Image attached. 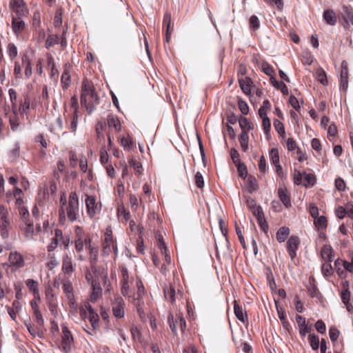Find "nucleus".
<instances>
[{
	"mask_svg": "<svg viewBox=\"0 0 353 353\" xmlns=\"http://www.w3.org/2000/svg\"><path fill=\"white\" fill-rule=\"evenodd\" d=\"M334 265L336 267H337L338 265H343L345 271L353 272V259H352L350 263L345 261L337 259L335 261Z\"/></svg>",
	"mask_w": 353,
	"mask_h": 353,
	"instance_id": "a19ab883",
	"label": "nucleus"
},
{
	"mask_svg": "<svg viewBox=\"0 0 353 353\" xmlns=\"http://www.w3.org/2000/svg\"><path fill=\"white\" fill-rule=\"evenodd\" d=\"M238 105L239 110L243 114H247L249 112V107L245 101L239 99L238 101Z\"/></svg>",
	"mask_w": 353,
	"mask_h": 353,
	"instance_id": "69168bd1",
	"label": "nucleus"
},
{
	"mask_svg": "<svg viewBox=\"0 0 353 353\" xmlns=\"http://www.w3.org/2000/svg\"><path fill=\"white\" fill-rule=\"evenodd\" d=\"M88 319L92 325V331H88V334H89L90 335H93L95 334L96 330L99 326V316L98 314L95 311H94L89 314Z\"/></svg>",
	"mask_w": 353,
	"mask_h": 353,
	"instance_id": "dca6fc26",
	"label": "nucleus"
},
{
	"mask_svg": "<svg viewBox=\"0 0 353 353\" xmlns=\"http://www.w3.org/2000/svg\"><path fill=\"white\" fill-rule=\"evenodd\" d=\"M239 84L241 90L243 92L248 94L250 91V79L248 78H246L245 79H239Z\"/></svg>",
	"mask_w": 353,
	"mask_h": 353,
	"instance_id": "c03bdc74",
	"label": "nucleus"
},
{
	"mask_svg": "<svg viewBox=\"0 0 353 353\" xmlns=\"http://www.w3.org/2000/svg\"><path fill=\"white\" fill-rule=\"evenodd\" d=\"M315 329L317 332H319L321 334H325L326 332V326L324 322L322 320H318L315 325H314Z\"/></svg>",
	"mask_w": 353,
	"mask_h": 353,
	"instance_id": "e2e57ef3",
	"label": "nucleus"
},
{
	"mask_svg": "<svg viewBox=\"0 0 353 353\" xmlns=\"http://www.w3.org/2000/svg\"><path fill=\"white\" fill-rule=\"evenodd\" d=\"M21 65L24 68V76L26 79H29L32 73V63L30 58L25 54L21 59Z\"/></svg>",
	"mask_w": 353,
	"mask_h": 353,
	"instance_id": "f3484780",
	"label": "nucleus"
},
{
	"mask_svg": "<svg viewBox=\"0 0 353 353\" xmlns=\"http://www.w3.org/2000/svg\"><path fill=\"white\" fill-rule=\"evenodd\" d=\"M261 69L265 74L270 76V78L274 77L273 74H274V70L267 62L263 61L261 63Z\"/></svg>",
	"mask_w": 353,
	"mask_h": 353,
	"instance_id": "49530a36",
	"label": "nucleus"
},
{
	"mask_svg": "<svg viewBox=\"0 0 353 353\" xmlns=\"http://www.w3.org/2000/svg\"><path fill=\"white\" fill-rule=\"evenodd\" d=\"M323 19L330 26H334L337 21V17L332 10H327L323 12Z\"/></svg>",
	"mask_w": 353,
	"mask_h": 353,
	"instance_id": "a878e982",
	"label": "nucleus"
},
{
	"mask_svg": "<svg viewBox=\"0 0 353 353\" xmlns=\"http://www.w3.org/2000/svg\"><path fill=\"white\" fill-rule=\"evenodd\" d=\"M164 294L165 298L171 303L175 301L176 296L177 295L174 287L172 285L165 288Z\"/></svg>",
	"mask_w": 353,
	"mask_h": 353,
	"instance_id": "7c9ffc66",
	"label": "nucleus"
},
{
	"mask_svg": "<svg viewBox=\"0 0 353 353\" xmlns=\"http://www.w3.org/2000/svg\"><path fill=\"white\" fill-rule=\"evenodd\" d=\"M137 292L132 296H129L130 301H140L145 294V289L141 281H137Z\"/></svg>",
	"mask_w": 353,
	"mask_h": 353,
	"instance_id": "aec40b11",
	"label": "nucleus"
},
{
	"mask_svg": "<svg viewBox=\"0 0 353 353\" xmlns=\"http://www.w3.org/2000/svg\"><path fill=\"white\" fill-rule=\"evenodd\" d=\"M120 144L124 148H130L132 146V141L131 137L128 135L127 137H123L120 139Z\"/></svg>",
	"mask_w": 353,
	"mask_h": 353,
	"instance_id": "6e6d98bb",
	"label": "nucleus"
},
{
	"mask_svg": "<svg viewBox=\"0 0 353 353\" xmlns=\"http://www.w3.org/2000/svg\"><path fill=\"white\" fill-rule=\"evenodd\" d=\"M8 260L10 266L15 270L20 269L25 265L23 256L17 251H13L10 253Z\"/></svg>",
	"mask_w": 353,
	"mask_h": 353,
	"instance_id": "1a4fd4ad",
	"label": "nucleus"
},
{
	"mask_svg": "<svg viewBox=\"0 0 353 353\" xmlns=\"http://www.w3.org/2000/svg\"><path fill=\"white\" fill-rule=\"evenodd\" d=\"M290 234V229L287 227H281L276 234V240L279 243L284 242Z\"/></svg>",
	"mask_w": 353,
	"mask_h": 353,
	"instance_id": "2f4dec72",
	"label": "nucleus"
},
{
	"mask_svg": "<svg viewBox=\"0 0 353 353\" xmlns=\"http://www.w3.org/2000/svg\"><path fill=\"white\" fill-rule=\"evenodd\" d=\"M329 336L332 341H337L339 336V331L336 327H332L329 330Z\"/></svg>",
	"mask_w": 353,
	"mask_h": 353,
	"instance_id": "338daca9",
	"label": "nucleus"
},
{
	"mask_svg": "<svg viewBox=\"0 0 353 353\" xmlns=\"http://www.w3.org/2000/svg\"><path fill=\"white\" fill-rule=\"evenodd\" d=\"M9 123L10 128L13 132H16L19 130L21 125V122L18 116H8Z\"/></svg>",
	"mask_w": 353,
	"mask_h": 353,
	"instance_id": "c9c22d12",
	"label": "nucleus"
},
{
	"mask_svg": "<svg viewBox=\"0 0 353 353\" xmlns=\"http://www.w3.org/2000/svg\"><path fill=\"white\" fill-rule=\"evenodd\" d=\"M270 157L272 161V163L275 165L276 172L277 173H280L281 172L282 168L279 164V154L277 149L272 148L270 151Z\"/></svg>",
	"mask_w": 353,
	"mask_h": 353,
	"instance_id": "6ab92c4d",
	"label": "nucleus"
},
{
	"mask_svg": "<svg viewBox=\"0 0 353 353\" xmlns=\"http://www.w3.org/2000/svg\"><path fill=\"white\" fill-rule=\"evenodd\" d=\"M60 204L61 206L59 210V221L61 224H64L66 221V217L65 216V207L68 205L66 195L65 194H63L60 198Z\"/></svg>",
	"mask_w": 353,
	"mask_h": 353,
	"instance_id": "5701e85b",
	"label": "nucleus"
},
{
	"mask_svg": "<svg viewBox=\"0 0 353 353\" xmlns=\"http://www.w3.org/2000/svg\"><path fill=\"white\" fill-rule=\"evenodd\" d=\"M81 103L86 108L89 114L99 103V99L95 93L93 84L88 80H83L82 83Z\"/></svg>",
	"mask_w": 353,
	"mask_h": 353,
	"instance_id": "f257e3e1",
	"label": "nucleus"
},
{
	"mask_svg": "<svg viewBox=\"0 0 353 353\" xmlns=\"http://www.w3.org/2000/svg\"><path fill=\"white\" fill-rule=\"evenodd\" d=\"M30 109V98L26 96L23 100L19 101V112L21 115H27Z\"/></svg>",
	"mask_w": 353,
	"mask_h": 353,
	"instance_id": "412c9836",
	"label": "nucleus"
},
{
	"mask_svg": "<svg viewBox=\"0 0 353 353\" xmlns=\"http://www.w3.org/2000/svg\"><path fill=\"white\" fill-rule=\"evenodd\" d=\"M24 223H26V227L24 228L25 237L28 240L32 239L34 236L33 224L30 221H26Z\"/></svg>",
	"mask_w": 353,
	"mask_h": 353,
	"instance_id": "72a5a7b5",
	"label": "nucleus"
},
{
	"mask_svg": "<svg viewBox=\"0 0 353 353\" xmlns=\"http://www.w3.org/2000/svg\"><path fill=\"white\" fill-rule=\"evenodd\" d=\"M50 131L54 134H57L59 137V134L63 131V121L59 115L50 125Z\"/></svg>",
	"mask_w": 353,
	"mask_h": 353,
	"instance_id": "4be33fe9",
	"label": "nucleus"
},
{
	"mask_svg": "<svg viewBox=\"0 0 353 353\" xmlns=\"http://www.w3.org/2000/svg\"><path fill=\"white\" fill-rule=\"evenodd\" d=\"M63 290L66 294V296H72L74 295L73 287L72 283L69 280L63 281Z\"/></svg>",
	"mask_w": 353,
	"mask_h": 353,
	"instance_id": "a18cd8bd",
	"label": "nucleus"
},
{
	"mask_svg": "<svg viewBox=\"0 0 353 353\" xmlns=\"http://www.w3.org/2000/svg\"><path fill=\"white\" fill-rule=\"evenodd\" d=\"M117 216L119 220H124L127 222L130 218V212L123 205H121L117 210Z\"/></svg>",
	"mask_w": 353,
	"mask_h": 353,
	"instance_id": "473e14b6",
	"label": "nucleus"
},
{
	"mask_svg": "<svg viewBox=\"0 0 353 353\" xmlns=\"http://www.w3.org/2000/svg\"><path fill=\"white\" fill-rule=\"evenodd\" d=\"M310 345L312 350H317L319 347V336L314 334H310L308 336Z\"/></svg>",
	"mask_w": 353,
	"mask_h": 353,
	"instance_id": "37998d69",
	"label": "nucleus"
},
{
	"mask_svg": "<svg viewBox=\"0 0 353 353\" xmlns=\"http://www.w3.org/2000/svg\"><path fill=\"white\" fill-rule=\"evenodd\" d=\"M131 334H132V336L133 339L135 341L139 342V343L142 342L141 334V332L137 327L132 326V327L131 328Z\"/></svg>",
	"mask_w": 353,
	"mask_h": 353,
	"instance_id": "603ef678",
	"label": "nucleus"
},
{
	"mask_svg": "<svg viewBox=\"0 0 353 353\" xmlns=\"http://www.w3.org/2000/svg\"><path fill=\"white\" fill-rule=\"evenodd\" d=\"M79 198L75 192H70L68 197V205L65 207V216L69 221H75L79 216Z\"/></svg>",
	"mask_w": 353,
	"mask_h": 353,
	"instance_id": "f03ea898",
	"label": "nucleus"
},
{
	"mask_svg": "<svg viewBox=\"0 0 353 353\" xmlns=\"http://www.w3.org/2000/svg\"><path fill=\"white\" fill-rule=\"evenodd\" d=\"M252 213L256 216V218L258 220L259 224L260 225L261 228L264 229V228L266 226V221L264 219V214L263 212V210L261 206H257L256 208H254L252 210Z\"/></svg>",
	"mask_w": 353,
	"mask_h": 353,
	"instance_id": "b1692460",
	"label": "nucleus"
},
{
	"mask_svg": "<svg viewBox=\"0 0 353 353\" xmlns=\"http://www.w3.org/2000/svg\"><path fill=\"white\" fill-rule=\"evenodd\" d=\"M106 129V122L104 121H99L96 124V132H97V136L99 139H103L104 136L103 134V131Z\"/></svg>",
	"mask_w": 353,
	"mask_h": 353,
	"instance_id": "ea45409f",
	"label": "nucleus"
},
{
	"mask_svg": "<svg viewBox=\"0 0 353 353\" xmlns=\"http://www.w3.org/2000/svg\"><path fill=\"white\" fill-rule=\"evenodd\" d=\"M129 165L130 167L133 168V169L139 174H141L142 172V166L139 162L134 159H131L129 160Z\"/></svg>",
	"mask_w": 353,
	"mask_h": 353,
	"instance_id": "5fc2aeb1",
	"label": "nucleus"
},
{
	"mask_svg": "<svg viewBox=\"0 0 353 353\" xmlns=\"http://www.w3.org/2000/svg\"><path fill=\"white\" fill-rule=\"evenodd\" d=\"M7 53L11 60L16 58L18 55V50L16 45L13 43H9L7 46Z\"/></svg>",
	"mask_w": 353,
	"mask_h": 353,
	"instance_id": "58836bf2",
	"label": "nucleus"
},
{
	"mask_svg": "<svg viewBox=\"0 0 353 353\" xmlns=\"http://www.w3.org/2000/svg\"><path fill=\"white\" fill-rule=\"evenodd\" d=\"M314 223L318 230H323L327 227V219L324 216H321L314 219Z\"/></svg>",
	"mask_w": 353,
	"mask_h": 353,
	"instance_id": "4c0bfd02",
	"label": "nucleus"
},
{
	"mask_svg": "<svg viewBox=\"0 0 353 353\" xmlns=\"http://www.w3.org/2000/svg\"><path fill=\"white\" fill-rule=\"evenodd\" d=\"M23 18L12 17V30L16 37H19L26 28V23L22 19Z\"/></svg>",
	"mask_w": 353,
	"mask_h": 353,
	"instance_id": "ddd939ff",
	"label": "nucleus"
},
{
	"mask_svg": "<svg viewBox=\"0 0 353 353\" xmlns=\"http://www.w3.org/2000/svg\"><path fill=\"white\" fill-rule=\"evenodd\" d=\"M278 194L283 205L287 208L290 207L291 200L289 194L287 192L286 189L284 188H279L278 190Z\"/></svg>",
	"mask_w": 353,
	"mask_h": 353,
	"instance_id": "cd10ccee",
	"label": "nucleus"
},
{
	"mask_svg": "<svg viewBox=\"0 0 353 353\" xmlns=\"http://www.w3.org/2000/svg\"><path fill=\"white\" fill-rule=\"evenodd\" d=\"M321 256L325 261L331 262L333 258V251L330 245H325L321 252Z\"/></svg>",
	"mask_w": 353,
	"mask_h": 353,
	"instance_id": "c756f323",
	"label": "nucleus"
},
{
	"mask_svg": "<svg viewBox=\"0 0 353 353\" xmlns=\"http://www.w3.org/2000/svg\"><path fill=\"white\" fill-rule=\"evenodd\" d=\"M22 65L19 63V61L14 62V67L13 70V74L16 78L22 77Z\"/></svg>",
	"mask_w": 353,
	"mask_h": 353,
	"instance_id": "13d9d810",
	"label": "nucleus"
},
{
	"mask_svg": "<svg viewBox=\"0 0 353 353\" xmlns=\"http://www.w3.org/2000/svg\"><path fill=\"white\" fill-rule=\"evenodd\" d=\"M239 141L241 148L243 152H246L248 149L249 136L246 130H243L239 134Z\"/></svg>",
	"mask_w": 353,
	"mask_h": 353,
	"instance_id": "c85d7f7f",
	"label": "nucleus"
},
{
	"mask_svg": "<svg viewBox=\"0 0 353 353\" xmlns=\"http://www.w3.org/2000/svg\"><path fill=\"white\" fill-rule=\"evenodd\" d=\"M125 302L123 299L120 297H116L112 303L113 314L116 318H123L125 314Z\"/></svg>",
	"mask_w": 353,
	"mask_h": 353,
	"instance_id": "9d476101",
	"label": "nucleus"
},
{
	"mask_svg": "<svg viewBox=\"0 0 353 353\" xmlns=\"http://www.w3.org/2000/svg\"><path fill=\"white\" fill-rule=\"evenodd\" d=\"M108 125L109 132L112 134L113 132H119L122 129L121 123L119 119L112 114H110L107 117L106 125Z\"/></svg>",
	"mask_w": 353,
	"mask_h": 353,
	"instance_id": "9b49d317",
	"label": "nucleus"
},
{
	"mask_svg": "<svg viewBox=\"0 0 353 353\" xmlns=\"http://www.w3.org/2000/svg\"><path fill=\"white\" fill-rule=\"evenodd\" d=\"M91 285L92 288V292L90 295V299L92 302H95L101 295L102 289L100 285L95 280L92 281Z\"/></svg>",
	"mask_w": 353,
	"mask_h": 353,
	"instance_id": "a211bd4d",
	"label": "nucleus"
},
{
	"mask_svg": "<svg viewBox=\"0 0 353 353\" xmlns=\"http://www.w3.org/2000/svg\"><path fill=\"white\" fill-rule=\"evenodd\" d=\"M317 79L322 84L325 85L327 83V77L325 71L319 69L316 71Z\"/></svg>",
	"mask_w": 353,
	"mask_h": 353,
	"instance_id": "052dcab7",
	"label": "nucleus"
},
{
	"mask_svg": "<svg viewBox=\"0 0 353 353\" xmlns=\"http://www.w3.org/2000/svg\"><path fill=\"white\" fill-rule=\"evenodd\" d=\"M26 285L29 290L33 292L34 295H38L39 288L38 283L36 281L31 279H27L26 281Z\"/></svg>",
	"mask_w": 353,
	"mask_h": 353,
	"instance_id": "79ce46f5",
	"label": "nucleus"
},
{
	"mask_svg": "<svg viewBox=\"0 0 353 353\" xmlns=\"http://www.w3.org/2000/svg\"><path fill=\"white\" fill-rule=\"evenodd\" d=\"M75 263H73L72 258L68 254H65L63 258L62 271L64 274L70 276L75 270Z\"/></svg>",
	"mask_w": 353,
	"mask_h": 353,
	"instance_id": "2eb2a0df",
	"label": "nucleus"
},
{
	"mask_svg": "<svg viewBox=\"0 0 353 353\" xmlns=\"http://www.w3.org/2000/svg\"><path fill=\"white\" fill-rule=\"evenodd\" d=\"M234 312L236 317L243 323H245L246 317L244 316L243 310L241 307H240L236 301H234Z\"/></svg>",
	"mask_w": 353,
	"mask_h": 353,
	"instance_id": "e433bc0d",
	"label": "nucleus"
},
{
	"mask_svg": "<svg viewBox=\"0 0 353 353\" xmlns=\"http://www.w3.org/2000/svg\"><path fill=\"white\" fill-rule=\"evenodd\" d=\"M11 228V221L8 210L3 205H0V234L2 239L9 237V231Z\"/></svg>",
	"mask_w": 353,
	"mask_h": 353,
	"instance_id": "20e7f679",
	"label": "nucleus"
},
{
	"mask_svg": "<svg viewBox=\"0 0 353 353\" xmlns=\"http://www.w3.org/2000/svg\"><path fill=\"white\" fill-rule=\"evenodd\" d=\"M168 320L170 325V327L174 334H176L178 327L180 328L182 332H184L186 328V323L185 319L180 314H176L175 316H174L172 314H170L168 316Z\"/></svg>",
	"mask_w": 353,
	"mask_h": 353,
	"instance_id": "0eeeda50",
	"label": "nucleus"
},
{
	"mask_svg": "<svg viewBox=\"0 0 353 353\" xmlns=\"http://www.w3.org/2000/svg\"><path fill=\"white\" fill-rule=\"evenodd\" d=\"M194 183L199 188H203L204 186V179L201 172H197L194 178Z\"/></svg>",
	"mask_w": 353,
	"mask_h": 353,
	"instance_id": "3c124183",
	"label": "nucleus"
},
{
	"mask_svg": "<svg viewBox=\"0 0 353 353\" xmlns=\"http://www.w3.org/2000/svg\"><path fill=\"white\" fill-rule=\"evenodd\" d=\"M112 251L114 252L115 255H117L118 250L116 241L113 237L111 226H108L106 228L104 234L102 252L104 255L108 256Z\"/></svg>",
	"mask_w": 353,
	"mask_h": 353,
	"instance_id": "7ed1b4c3",
	"label": "nucleus"
},
{
	"mask_svg": "<svg viewBox=\"0 0 353 353\" xmlns=\"http://www.w3.org/2000/svg\"><path fill=\"white\" fill-rule=\"evenodd\" d=\"M239 174L241 177L245 179L247 176L248 171L247 168L243 163H239L236 164Z\"/></svg>",
	"mask_w": 353,
	"mask_h": 353,
	"instance_id": "4d7b16f0",
	"label": "nucleus"
},
{
	"mask_svg": "<svg viewBox=\"0 0 353 353\" xmlns=\"http://www.w3.org/2000/svg\"><path fill=\"white\" fill-rule=\"evenodd\" d=\"M85 245L90 251V261L93 263L97 260L98 250L91 244V239L88 236L85 238Z\"/></svg>",
	"mask_w": 353,
	"mask_h": 353,
	"instance_id": "393cba45",
	"label": "nucleus"
},
{
	"mask_svg": "<svg viewBox=\"0 0 353 353\" xmlns=\"http://www.w3.org/2000/svg\"><path fill=\"white\" fill-rule=\"evenodd\" d=\"M270 81L273 85L279 89L283 94L286 95L288 94V89L283 81H278L274 77H271Z\"/></svg>",
	"mask_w": 353,
	"mask_h": 353,
	"instance_id": "f704fd0d",
	"label": "nucleus"
},
{
	"mask_svg": "<svg viewBox=\"0 0 353 353\" xmlns=\"http://www.w3.org/2000/svg\"><path fill=\"white\" fill-rule=\"evenodd\" d=\"M321 271L324 276H329L332 274V267L330 262L325 261L322 265Z\"/></svg>",
	"mask_w": 353,
	"mask_h": 353,
	"instance_id": "864d4df0",
	"label": "nucleus"
},
{
	"mask_svg": "<svg viewBox=\"0 0 353 353\" xmlns=\"http://www.w3.org/2000/svg\"><path fill=\"white\" fill-rule=\"evenodd\" d=\"M342 18L347 26H349V21L353 26V10L348 6H343Z\"/></svg>",
	"mask_w": 353,
	"mask_h": 353,
	"instance_id": "bb28decb",
	"label": "nucleus"
},
{
	"mask_svg": "<svg viewBox=\"0 0 353 353\" xmlns=\"http://www.w3.org/2000/svg\"><path fill=\"white\" fill-rule=\"evenodd\" d=\"M9 6L12 17H26L28 14V9L23 0H10Z\"/></svg>",
	"mask_w": 353,
	"mask_h": 353,
	"instance_id": "39448f33",
	"label": "nucleus"
},
{
	"mask_svg": "<svg viewBox=\"0 0 353 353\" xmlns=\"http://www.w3.org/2000/svg\"><path fill=\"white\" fill-rule=\"evenodd\" d=\"M19 215L21 216V219L23 222L29 221L28 217H29V212L28 209L25 207H21L19 208Z\"/></svg>",
	"mask_w": 353,
	"mask_h": 353,
	"instance_id": "0e129e2a",
	"label": "nucleus"
},
{
	"mask_svg": "<svg viewBox=\"0 0 353 353\" xmlns=\"http://www.w3.org/2000/svg\"><path fill=\"white\" fill-rule=\"evenodd\" d=\"M287 148L289 151L297 150L299 148L297 146L296 141L292 138H288L287 139Z\"/></svg>",
	"mask_w": 353,
	"mask_h": 353,
	"instance_id": "774afa93",
	"label": "nucleus"
},
{
	"mask_svg": "<svg viewBox=\"0 0 353 353\" xmlns=\"http://www.w3.org/2000/svg\"><path fill=\"white\" fill-rule=\"evenodd\" d=\"M250 28L253 31H256L259 29L260 21L256 15H252L250 18Z\"/></svg>",
	"mask_w": 353,
	"mask_h": 353,
	"instance_id": "09e8293b",
	"label": "nucleus"
},
{
	"mask_svg": "<svg viewBox=\"0 0 353 353\" xmlns=\"http://www.w3.org/2000/svg\"><path fill=\"white\" fill-rule=\"evenodd\" d=\"M299 245V239L297 236H291L289 238L287 242V248L291 259H294L296 257Z\"/></svg>",
	"mask_w": 353,
	"mask_h": 353,
	"instance_id": "4468645a",
	"label": "nucleus"
},
{
	"mask_svg": "<svg viewBox=\"0 0 353 353\" xmlns=\"http://www.w3.org/2000/svg\"><path fill=\"white\" fill-rule=\"evenodd\" d=\"M20 154V145L19 143H15L12 149L10 152V157L12 159H15L19 156Z\"/></svg>",
	"mask_w": 353,
	"mask_h": 353,
	"instance_id": "680f3d73",
	"label": "nucleus"
},
{
	"mask_svg": "<svg viewBox=\"0 0 353 353\" xmlns=\"http://www.w3.org/2000/svg\"><path fill=\"white\" fill-rule=\"evenodd\" d=\"M340 89L345 92L348 88V65L345 61L341 62Z\"/></svg>",
	"mask_w": 353,
	"mask_h": 353,
	"instance_id": "f8f14e48",
	"label": "nucleus"
},
{
	"mask_svg": "<svg viewBox=\"0 0 353 353\" xmlns=\"http://www.w3.org/2000/svg\"><path fill=\"white\" fill-rule=\"evenodd\" d=\"M85 203L87 214L90 219H93L96 214L101 212V204L97 202L95 196L86 195Z\"/></svg>",
	"mask_w": 353,
	"mask_h": 353,
	"instance_id": "423d86ee",
	"label": "nucleus"
},
{
	"mask_svg": "<svg viewBox=\"0 0 353 353\" xmlns=\"http://www.w3.org/2000/svg\"><path fill=\"white\" fill-rule=\"evenodd\" d=\"M239 125L243 129L252 130L254 128L253 124H252L247 118L242 117L239 119Z\"/></svg>",
	"mask_w": 353,
	"mask_h": 353,
	"instance_id": "8fccbe9b",
	"label": "nucleus"
},
{
	"mask_svg": "<svg viewBox=\"0 0 353 353\" xmlns=\"http://www.w3.org/2000/svg\"><path fill=\"white\" fill-rule=\"evenodd\" d=\"M84 245H85V239L77 233V237L75 238V249L77 252H81L83 251Z\"/></svg>",
	"mask_w": 353,
	"mask_h": 353,
	"instance_id": "de8ad7c7",
	"label": "nucleus"
},
{
	"mask_svg": "<svg viewBox=\"0 0 353 353\" xmlns=\"http://www.w3.org/2000/svg\"><path fill=\"white\" fill-rule=\"evenodd\" d=\"M73 337L66 326L62 327L61 347L65 353H69L73 344Z\"/></svg>",
	"mask_w": 353,
	"mask_h": 353,
	"instance_id": "6e6552de",
	"label": "nucleus"
},
{
	"mask_svg": "<svg viewBox=\"0 0 353 353\" xmlns=\"http://www.w3.org/2000/svg\"><path fill=\"white\" fill-rule=\"evenodd\" d=\"M274 125L277 132L282 136L285 135V128L283 124L278 119L274 121Z\"/></svg>",
	"mask_w": 353,
	"mask_h": 353,
	"instance_id": "bf43d9fd",
	"label": "nucleus"
}]
</instances>
